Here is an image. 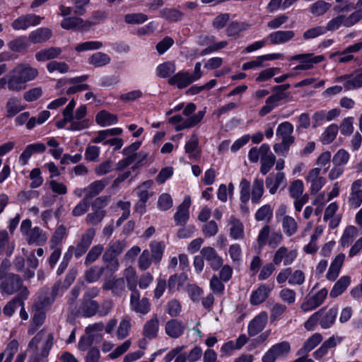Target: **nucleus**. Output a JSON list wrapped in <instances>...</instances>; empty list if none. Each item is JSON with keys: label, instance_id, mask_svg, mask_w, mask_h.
<instances>
[{"label": "nucleus", "instance_id": "obj_33", "mask_svg": "<svg viewBox=\"0 0 362 362\" xmlns=\"http://www.w3.org/2000/svg\"><path fill=\"white\" fill-rule=\"evenodd\" d=\"M52 36V31L47 28H40L30 33L28 40L33 44L43 43Z\"/></svg>", "mask_w": 362, "mask_h": 362}, {"label": "nucleus", "instance_id": "obj_4", "mask_svg": "<svg viewBox=\"0 0 362 362\" xmlns=\"http://www.w3.org/2000/svg\"><path fill=\"white\" fill-rule=\"evenodd\" d=\"M0 281V292L2 295L11 296L16 292L21 293L23 288L28 289L18 274L7 273Z\"/></svg>", "mask_w": 362, "mask_h": 362}, {"label": "nucleus", "instance_id": "obj_45", "mask_svg": "<svg viewBox=\"0 0 362 362\" xmlns=\"http://www.w3.org/2000/svg\"><path fill=\"white\" fill-rule=\"evenodd\" d=\"M231 228H230V235L235 240L242 239L244 237V227L240 220L232 216L230 218Z\"/></svg>", "mask_w": 362, "mask_h": 362}, {"label": "nucleus", "instance_id": "obj_59", "mask_svg": "<svg viewBox=\"0 0 362 362\" xmlns=\"http://www.w3.org/2000/svg\"><path fill=\"white\" fill-rule=\"evenodd\" d=\"M279 297L282 302L288 305H292L296 300V292L291 288H284L280 290Z\"/></svg>", "mask_w": 362, "mask_h": 362}, {"label": "nucleus", "instance_id": "obj_6", "mask_svg": "<svg viewBox=\"0 0 362 362\" xmlns=\"http://www.w3.org/2000/svg\"><path fill=\"white\" fill-rule=\"evenodd\" d=\"M95 229L89 228L81 235V238L76 243V245L71 246V250H74V254L76 258H79L88 251L95 236Z\"/></svg>", "mask_w": 362, "mask_h": 362}, {"label": "nucleus", "instance_id": "obj_46", "mask_svg": "<svg viewBox=\"0 0 362 362\" xmlns=\"http://www.w3.org/2000/svg\"><path fill=\"white\" fill-rule=\"evenodd\" d=\"M176 70V66L174 62H165L159 64L156 69V75L162 78H165L174 74Z\"/></svg>", "mask_w": 362, "mask_h": 362}, {"label": "nucleus", "instance_id": "obj_50", "mask_svg": "<svg viewBox=\"0 0 362 362\" xmlns=\"http://www.w3.org/2000/svg\"><path fill=\"white\" fill-rule=\"evenodd\" d=\"M358 235V229L354 226L346 227L341 238L340 243L343 247H349Z\"/></svg>", "mask_w": 362, "mask_h": 362}, {"label": "nucleus", "instance_id": "obj_62", "mask_svg": "<svg viewBox=\"0 0 362 362\" xmlns=\"http://www.w3.org/2000/svg\"><path fill=\"white\" fill-rule=\"evenodd\" d=\"M349 158V153L346 150L341 148L334 155L332 163L335 165L344 167L348 163Z\"/></svg>", "mask_w": 362, "mask_h": 362}, {"label": "nucleus", "instance_id": "obj_17", "mask_svg": "<svg viewBox=\"0 0 362 362\" xmlns=\"http://www.w3.org/2000/svg\"><path fill=\"white\" fill-rule=\"evenodd\" d=\"M297 257L296 250H288L285 246L280 247L274 253L272 262L279 265L282 262L284 266L291 265Z\"/></svg>", "mask_w": 362, "mask_h": 362}, {"label": "nucleus", "instance_id": "obj_13", "mask_svg": "<svg viewBox=\"0 0 362 362\" xmlns=\"http://www.w3.org/2000/svg\"><path fill=\"white\" fill-rule=\"evenodd\" d=\"M265 185L271 194H274L279 188L284 189L287 185L284 173L278 172L269 174L266 177Z\"/></svg>", "mask_w": 362, "mask_h": 362}, {"label": "nucleus", "instance_id": "obj_8", "mask_svg": "<svg viewBox=\"0 0 362 362\" xmlns=\"http://www.w3.org/2000/svg\"><path fill=\"white\" fill-rule=\"evenodd\" d=\"M328 291L326 288H322L315 295L307 296L300 305V309L303 312H309L320 306L327 296Z\"/></svg>", "mask_w": 362, "mask_h": 362}, {"label": "nucleus", "instance_id": "obj_9", "mask_svg": "<svg viewBox=\"0 0 362 362\" xmlns=\"http://www.w3.org/2000/svg\"><path fill=\"white\" fill-rule=\"evenodd\" d=\"M336 82H344L345 90L362 88V69H358L354 74H345L337 77Z\"/></svg>", "mask_w": 362, "mask_h": 362}, {"label": "nucleus", "instance_id": "obj_26", "mask_svg": "<svg viewBox=\"0 0 362 362\" xmlns=\"http://www.w3.org/2000/svg\"><path fill=\"white\" fill-rule=\"evenodd\" d=\"M293 132V125L288 122H284L279 124L276 134L281 139V142L291 146L295 140L294 136H292Z\"/></svg>", "mask_w": 362, "mask_h": 362}, {"label": "nucleus", "instance_id": "obj_27", "mask_svg": "<svg viewBox=\"0 0 362 362\" xmlns=\"http://www.w3.org/2000/svg\"><path fill=\"white\" fill-rule=\"evenodd\" d=\"M103 288L105 291L110 290L114 296H121L125 291L124 279L115 277L109 279L103 284Z\"/></svg>", "mask_w": 362, "mask_h": 362}, {"label": "nucleus", "instance_id": "obj_53", "mask_svg": "<svg viewBox=\"0 0 362 362\" xmlns=\"http://www.w3.org/2000/svg\"><path fill=\"white\" fill-rule=\"evenodd\" d=\"M339 131V127L336 124H332L326 128L322 134L320 141L323 144L332 143L336 138Z\"/></svg>", "mask_w": 362, "mask_h": 362}, {"label": "nucleus", "instance_id": "obj_25", "mask_svg": "<svg viewBox=\"0 0 362 362\" xmlns=\"http://www.w3.org/2000/svg\"><path fill=\"white\" fill-rule=\"evenodd\" d=\"M185 326L182 321L177 319H171L165 325V334L172 339L180 337L185 332Z\"/></svg>", "mask_w": 362, "mask_h": 362}, {"label": "nucleus", "instance_id": "obj_64", "mask_svg": "<svg viewBox=\"0 0 362 362\" xmlns=\"http://www.w3.org/2000/svg\"><path fill=\"white\" fill-rule=\"evenodd\" d=\"M131 327V319L129 317H124L120 322L117 331V336L118 339H123L127 337Z\"/></svg>", "mask_w": 362, "mask_h": 362}, {"label": "nucleus", "instance_id": "obj_40", "mask_svg": "<svg viewBox=\"0 0 362 362\" xmlns=\"http://www.w3.org/2000/svg\"><path fill=\"white\" fill-rule=\"evenodd\" d=\"M62 52L61 48L52 47L37 52L35 54V58L38 62H45L57 58Z\"/></svg>", "mask_w": 362, "mask_h": 362}, {"label": "nucleus", "instance_id": "obj_48", "mask_svg": "<svg viewBox=\"0 0 362 362\" xmlns=\"http://www.w3.org/2000/svg\"><path fill=\"white\" fill-rule=\"evenodd\" d=\"M282 228L284 233L291 237L297 232L298 223L293 217L286 215L282 219Z\"/></svg>", "mask_w": 362, "mask_h": 362}, {"label": "nucleus", "instance_id": "obj_10", "mask_svg": "<svg viewBox=\"0 0 362 362\" xmlns=\"http://www.w3.org/2000/svg\"><path fill=\"white\" fill-rule=\"evenodd\" d=\"M347 204L350 209H356L362 204V180L358 179L351 185L350 192L347 197Z\"/></svg>", "mask_w": 362, "mask_h": 362}, {"label": "nucleus", "instance_id": "obj_63", "mask_svg": "<svg viewBox=\"0 0 362 362\" xmlns=\"http://www.w3.org/2000/svg\"><path fill=\"white\" fill-rule=\"evenodd\" d=\"M270 349L279 358L287 355L291 351V346L288 341H284L273 345Z\"/></svg>", "mask_w": 362, "mask_h": 362}, {"label": "nucleus", "instance_id": "obj_14", "mask_svg": "<svg viewBox=\"0 0 362 362\" xmlns=\"http://www.w3.org/2000/svg\"><path fill=\"white\" fill-rule=\"evenodd\" d=\"M293 60L300 62V64L296 66L295 70H308L313 67L314 64L320 63L325 59L324 56H314L313 54H300L292 57Z\"/></svg>", "mask_w": 362, "mask_h": 362}, {"label": "nucleus", "instance_id": "obj_44", "mask_svg": "<svg viewBox=\"0 0 362 362\" xmlns=\"http://www.w3.org/2000/svg\"><path fill=\"white\" fill-rule=\"evenodd\" d=\"M264 192V181L262 179L256 178L253 181L251 200L255 204H259Z\"/></svg>", "mask_w": 362, "mask_h": 362}, {"label": "nucleus", "instance_id": "obj_37", "mask_svg": "<svg viewBox=\"0 0 362 362\" xmlns=\"http://www.w3.org/2000/svg\"><path fill=\"white\" fill-rule=\"evenodd\" d=\"M99 309V304L94 300L83 298L81 305L80 307V312L85 317H90L98 313Z\"/></svg>", "mask_w": 362, "mask_h": 362}, {"label": "nucleus", "instance_id": "obj_56", "mask_svg": "<svg viewBox=\"0 0 362 362\" xmlns=\"http://www.w3.org/2000/svg\"><path fill=\"white\" fill-rule=\"evenodd\" d=\"M287 307L281 303H273L270 308V320L276 321L280 320L286 312Z\"/></svg>", "mask_w": 362, "mask_h": 362}, {"label": "nucleus", "instance_id": "obj_52", "mask_svg": "<svg viewBox=\"0 0 362 362\" xmlns=\"http://www.w3.org/2000/svg\"><path fill=\"white\" fill-rule=\"evenodd\" d=\"M104 251V246L102 244H98L93 246L86 255L84 264L89 266L95 262Z\"/></svg>", "mask_w": 362, "mask_h": 362}, {"label": "nucleus", "instance_id": "obj_41", "mask_svg": "<svg viewBox=\"0 0 362 362\" xmlns=\"http://www.w3.org/2000/svg\"><path fill=\"white\" fill-rule=\"evenodd\" d=\"M110 62V57L102 52H95L88 59V63L96 68L105 66L109 64Z\"/></svg>", "mask_w": 362, "mask_h": 362}, {"label": "nucleus", "instance_id": "obj_15", "mask_svg": "<svg viewBox=\"0 0 362 362\" xmlns=\"http://www.w3.org/2000/svg\"><path fill=\"white\" fill-rule=\"evenodd\" d=\"M30 295L28 289L23 288L21 293H18L15 297L8 301L4 308L1 309V312L6 317H11L16 313V310L21 305V301L22 300H27Z\"/></svg>", "mask_w": 362, "mask_h": 362}, {"label": "nucleus", "instance_id": "obj_20", "mask_svg": "<svg viewBox=\"0 0 362 362\" xmlns=\"http://www.w3.org/2000/svg\"><path fill=\"white\" fill-rule=\"evenodd\" d=\"M159 331V320L157 314H153L143 326L142 334L144 340H153L158 336Z\"/></svg>", "mask_w": 362, "mask_h": 362}, {"label": "nucleus", "instance_id": "obj_60", "mask_svg": "<svg viewBox=\"0 0 362 362\" xmlns=\"http://www.w3.org/2000/svg\"><path fill=\"white\" fill-rule=\"evenodd\" d=\"M209 287L213 293L217 296H222L224 293L225 286L223 281L217 275L214 274L209 281Z\"/></svg>", "mask_w": 362, "mask_h": 362}, {"label": "nucleus", "instance_id": "obj_55", "mask_svg": "<svg viewBox=\"0 0 362 362\" xmlns=\"http://www.w3.org/2000/svg\"><path fill=\"white\" fill-rule=\"evenodd\" d=\"M248 28L249 25L245 23L233 21L228 25L226 29V34L229 37L237 36Z\"/></svg>", "mask_w": 362, "mask_h": 362}, {"label": "nucleus", "instance_id": "obj_32", "mask_svg": "<svg viewBox=\"0 0 362 362\" xmlns=\"http://www.w3.org/2000/svg\"><path fill=\"white\" fill-rule=\"evenodd\" d=\"M295 35L293 30H278L271 33L267 36V40H269L271 45H278L286 43L291 40Z\"/></svg>", "mask_w": 362, "mask_h": 362}, {"label": "nucleus", "instance_id": "obj_18", "mask_svg": "<svg viewBox=\"0 0 362 362\" xmlns=\"http://www.w3.org/2000/svg\"><path fill=\"white\" fill-rule=\"evenodd\" d=\"M95 23L90 21H84L78 16L64 18L61 22V27L65 30L78 29L87 30Z\"/></svg>", "mask_w": 362, "mask_h": 362}, {"label": "nucleus", "instance_id": "obj_24", "mask_svg": "<svg viewBox=\"0 0 362 362\" xmlns=\"http://www.w3.org/2000/svg\"><path fill=\"white\" fill-rule=\"evenodd\" d=\"M273 286H269L266 284H261L256 289L254 290L250 296V302L252 305H258L264 303L269 296Z\"/></svg>", "mask_w": 362, "mask_h": 362}, {"label": "nucleus", "instance_id": "obj_1", "mask_svg": "<svg viewBox=\"0 0 362 362\" xmlns=\"http://www.w3.org/2000/svg\"><path fill=\"white\" fill-rule=\"evenodd\" d=\"M54 344L52 333L44 329L37 332L28 344V349L32 351L28 362H45Z\"/></svg>", "mask_w": 362, "mask_h": 362}, {"label": "nucleus", "instance_id": "obj_34", "mask_svg": "<svg viewBox=\"0 0 362 362\" xmlns=\"http://www.w3.org/2000/svg\"><path fill=\"white\" fill-rule=\"evenodd\" d=\"M345 259V255L340 253L337 255L332 262L329 270L327 273V279L329 281H334L339 276L341 268Z\"/></svg>", "mask_w": 362, "mask_h": 362}, {"label": "nucleus", "instance_id": "obj_43", "mask_svg": "<svg viewBox=\"0 0 362 362\" xmlns=\"http://www.w3.org/2000/svg\"><path fill=\"white\" fill-rule=\"evenodd\" d=\"M351 279L348 276H341L334 285L330 291L331 298H336L341 295L350 285Z\"/></svg>", "mask_w": 362, "mask_h": 362}, {"label": "nucleus", "instance_id": "obj_49", "mask_svg": "<svg viewBox=\"0 0 362 362\" xmlns=\"http://www.w3.org/2000/svg\"><path fill=\"white\" fill-rule=\"evenodd\" d=\"M124 276L127 281V288L132 291L134 290L138 289L137 288V282L138 279L136 273V270L132 267H129L124 271Z\"/></svg>", "mask_w": 362, "mask_h": 362}, {"label": "nucleus", "instance_id": "obj_31", "mask_svg": "<svg viewBox=\"0 0 362 362\" xmlns=\"http://www.w3.org/2000/svg\"><path fill=\"white\" fill-rule=\"evenodd\" d=\"M193 83L191 76L187 71H179L168 79V83L171 86H176L179 89L187 87Z\"/></svg>", "mask_w": 362, "mask_h": 362}, {"label": "nucleus", "instance_id": "obj_5", "mask_svg": "<svg viewBox=\"0 0 362 362\" xmlns=\"http://www.w3.org/2000/svg\"><path fill=\"white\" fill-rule=\"evenodd\" d=\"M130 310L139 315H146L151 310V303L146 297H141L139 289L131 291L129 298Z\"/></svg>", "mask_w": 362, "mask_h": 362}, {"label": "nucleus", "instance_id": "obj_54", "mask_svg": "<svg viewBox=\"0 0 362 362\" xmlns=\"http://www.w3.org/2000/svg\"><path fill=\"white\" fill-rule=\"evenodd\" d=\"M273 216V209L269 204L261 206L255 213V218L257 221L269 222Z\"/></svg>", "mask_w": 362, "mask_h": 362}, {"label": "nucleus", "instance_id": "obj_61", "mask_svg": "<svg viewBox=\"0 0 362 362\" xmlns=\"http://www.w3.org/2000/svg\"><path fill=\"white\" fill-rule=\"evenodd\" d=\"M93 212L89 213L86 216V222L89 225H97L100 223L106 215V211L103 209H93Z\"/></svg>", "mask_w": 362, "mask_h": 362}, {"label": "nucleus", "instance_id": "obj_42", "mask_svg": "<svg viewBox=\"0 0 362 362\" xmlns=\"http://www.w3.org/2000/svg\"><path fill=\"white\" fill-rule=\"evenodd\" d=\"M97 124L101 127L110 126L118 122L117 115L106 110L100 111L95 116Z\"/></svg>", "mask_w": 362, "mask_h": 362}, {"label": "nucleus", "instance_id": "obj_58", "mask_svg": "<svg viewBox=\"0 0 362 362\" xmlns=\"http://www.w3.org/2000/svg\"><path fill=\"white\" fill-rule=\"evenodd\" d=\"M7 117H13L23 108L21 106L20 100L17 98L13 97L8 100L6 105Z\"/></svg>", "mask_w": 362, "mask_h": 362}, {"label": "nucleus", "instance_id": "obj_57", "mask_svg": "<svg viewBox=\"0 0 362 362\" xmlns=\"http://www.w3.org/2000/svg\"><path fill=\"white\" fill-rule=\"evenodd\" d=\"M331 7V4L324 1H317L310 7V11L315 16L325 14Z\"/></svg>", "mask_w": 362, "mask_h": 362}, {"label": "nucleus", "instance_id": "obj_38", "mask_svg": "<svg viewBox=\"0 0 362 362\" xmlns=\"http://www.w3.org/2000/svg\"><path fill=\"white\" fill-rule=\"evenodd\" d=\"M7 45L12 52L25 53L30 44L29 40L25 36H19L9 41Z\"/></svg>", "mask_w": 362, "mask_h": 362}, {"label": "nucleus", "instance_id": "obj_39", "mask_svg": "<svg viewBox=\"0 0 362 362\" xmlns=\"http://www.w3.org/2000/svg\"><path fill=\"white\" fill-rule=\"evenodd\" d=\"M322 340V336L319 333H315L304 342L303 346L297 351L296 355L308 354Z\"/></svg>", "mask_w": 362, "mask_h": 362}, {"label": "nucleus", "instance_id": "obj_3", "mask_svg": "<svg viewBox=\"0 0 362 362\" xmlns=\"http://www.w3.org/2000/svg\"><path fill=\"white\" fill-rule=\"evenodd\" d=\"M126 247L127 242L124 240L110 243L102 257L108 270L114 272L118 269L119 263L117 257L123 252Z\"/></svg>", "mask_w": 362, "mask_h": 362}, {"label": "nucleus", "instance_id": "obj_2", "mask_svg": "<svg viewBox=\"0 0 362 362\" xmlns=\"http://www.w3.org/2000/svg\"><path fill=\"white\" fill-rule=\"evenodd\" d=\"M338 314V309L333 307L328 310L322 308L313 313L304 323V327L308 330H313L315 326L319 323L322 329L330 328L334 323Z\"/></svg>", "mask_w": 362, "mask_h": 362}, {"label": "nucleus", "instance_id": "obj_51", "mask_svg": "<svg viewBox=\"0 0 362 362\" xmlns=\"http://www.w3.org/2000/svg\"><path fill=\"white\" fill-rule=\"evenodd\" d=\"M105 268L100 266H93L87 269L84 273V279L88 283L98 281L104 272Z\"/></svg>", "mask_w": 362, "mask_h": 362}, {"label": "nucleus", "instance_id": "obj_47", "mask_svg": "<svg viewBox=\"0 0 362 362\" xmlns=\"http://www.w3.org/2000/svg\"><path fill=\"white\" fill-rule=\"evenodd\" d=\"M160 16L170 22H177L184 17V13L176 8H165L160 11Z\"/></svg>", "mask_w": 362, "mask_h": 362}, {"label": "nucleus", "instance_id": "obj_30", "mask_svg": "<svg viewBox=\"0 0 362 362\" xmlns=\"http://www.w3.org/2000/svg\"><path fill=\"white\" fill-rule=\"evenodd\" d=\"M108 183V178H104L103 180L91 182L86 187V196L84 198L88 201V199L95 197L105 188Z\"/></svg>", "mask_w": 362, "mask_h": 362}, {"label": "nucleus", "instance_id": "obj_11", "mask_svg": "<svg viewBox=\"0 0 362 362\" xmlns=\"http://www.w3.org/2000/svg\"><path fill=\"white\" fill-rule=\"evenodd\" d=\"M43 17L34 13L22 15L12 22L11 26L15 30H26L30 26L39 25Z\"/></svg>", "mask_w": 362, "mask_h": 362}, {"label": "nucleus", "instance_id": "obj_21", "mask_svg": "<svg viewBox=\"0 0 362 362\" xmlns=\"http://www.w3.org/2000/svg\"><path fill=\"white\" fill-rule=\"evenodd\" d=\"M191 200L189 197L184 199L178 206L177 211L174 214V220L177 226H185L189 218V206Z\"/></svg>", "mask_w": 362, "mask_h": 362}, {"label": "nucleus", "instance_id": "obj_35", "mask_svg": "<svg viewBox=\"0 0 362 362\" xmlns=\"http://www.w3.org/2000/svg\"><path fill=\"white\" fill-rule=\"evenodd\" d=\"M185 151L188 154L189 159H197L200 157L201 151L199 148V138L197 134H193L189 140L186 142Z\"/></svg>", "mask_w": 362, "mask_h": 362}, {"label": "nucleus", "instance_id": "obj_16", "mask_svg": "<svg viewBox=\"0 0 362 362\" xmlns=\"http://www.w3.org/2000/svg\"><path fill=\"white\" fill-rule=\"evenodd\" d=\"M200 254L214 271H217L222 267L223 259L214 247H204L201 250Z\"/></svg>", "mask_w": 362, "mask_h": 362}, {"label": "nucleus", "instance_id": "obj_7", "mask_svg": "<svg viewBox=\"0 0 362 362\" xmlns=\"http://www.w3.org/2000/svg\"><path fill=\"white\" fill-rule=\"evenodd\" d=\"M95 229L89 228L81 235V238L76 243V245L71 246V250H74V254L76 258H79L88 251L95 236Z\"/></svg>", "mask_w": 362, "mask_h": 362}, {"label": "nucleus", "instance_id": "obj_19", "mask_svg": "<svg viewBox=\"0 0 362 362\" xmlns=\"http://www.w3.org/2000/svg\"><path fill=\"white\" fill-rule=\"evenodd\" d=\"M1 81L11 91L20 92L26 88V85L20 78L15 70L13 69L6 77L1 78Z\"/></svg>", "mask_w": 362, "mask_h": 362}, {"label": "nucleus", "instance_id": "obj_23", "mask_svg": "<svg viewBox=\"0 0 362 362\" xmlns=\"http://www.w3.org/2000/svg\"><path fill=\"white\" fill-rule=\"evenodd\" d=\"M267 320V313L265 311L261 312L249 322L248 334L253 337L261 332L265 327Z\"/></svg>", "mask_w": 362, "mask_h": 362}, {"label": "nucleus", "instance_id": "obj_22", "mask_svg": "<svg viewBox=\"0 0 362 362\" xmlns=\"http://www.w3.org/2000/svg\"><path fill=\"white\" fill-rule=\"evenodd\" d=\"M87 108L86 106L83 105L77 108L74 116V119L68 128L71 131H79L88 127L89 121L88 119H83L86 115Z\"/></svg>", "mask_w": 362, "mask_h": 362}, {"label": "nucleus", "instance_id": "obj_36", "mask_svg": "<svg viewBox=\"0 0 362 362\" xmlns=\"http://www.w3.org/2000/svg\"><path fill=\"white\" fill-rule=\"evenodd\" d=\"M205 114L206 107L177 124L175 127V131L180 132L184 129L192 128L197 125L203 119Z\"/></svg>", "mask_w": 362, "mask_h": 362}, {"label": "nucleus", "instance_id": "obj_12", "mask_svg": "<svg viewBox=\"0 0 362 362\" xmlns=\"http://www.w3.org/2000/svg\"><path fill=\"white\" fill-rule=\"evenodd\" d=\"M260 150L262 153L260 159V172L262 175H265L274 165L276 163V156L271 151L270 146L267 144H262Z\"/></svg>", "mask_w": 362, "mask_h": 362}, {"label": "nucleus", "instance_id": "obj_29", "mask_svg": "<svg viewBox=\"0 0 362 362\" xmlns=\"http://www.w3.org/2000/svg\"><path fill=\"white\" fill-rule=\"evenodd\" d=\"M28 245H43L47 240V235L40 228L35 226L25 236Z\"/></svg>", "mask_w": 362, "mask_h": 362}, {"label": "nucleus", "instance_id": "obj_28", "mask_svg": "<svg viewBox=\"0 0 362 362\" xmlns=\"http://www.w3.org/2000/svg\"><path fill=\"white\" fill-rule=\"evenodd\" d=\"M13 69L25 85L28 82L34 80L38 75L37 69L27 64H20Z\"/></svg>", "mask_w": 362, "mask_h": 362}]
</instances>
